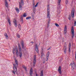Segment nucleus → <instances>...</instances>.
<instances>
[{
  "instance_id": "obj_53",
  "label": "nucleus",
  "mask_w": 76,
  "mask_h": 76,
  "mask_svg": "<svg viewBox=\"0 0 76 76\" xmlns=\"http://www.w3.org/2000/svg\"><path fill=\"white\" fill-rule=\"evenodd\" d=\"M43 50V49L42 50Z\"/></svg>"
},
{
  "instance_id": "obj_44",
  "label": "nucleus",
  "mask_w": 76,
  "mask_h": 76,
  "mask_svg": "<svg viewBox=\"0 0 76 76\" xmlns=\"http://www.w3.org/2000/svg\"><path fill=\"white\" fill-rule=\"evenodd\" d=\"M13 54H15V52H14V51H13Z\"/></svg>"
},
{
  "instance_id": "obj_33",
  "label": "nucleus",
  "mask_w": 76,
  "mask_h": 76,
  "mask_svg": "<svg viewBox=\"0 0 76 76\" xmlns=\"http://www.w3.org/2000/svg\"><path fill=\"white\" fill-rule=\"evenodd\" d=\"M55 25H56V26H57V27H58V26H59V25H58V24L55 23Z\"/></svg>"
},
{
  "instance_id": "obj_21",
  "label": "nucleus",
  "mask_w": 76,
  "mask_h": 76,
  "mask_svg": "<svg viewBox=\"0 0 76 76\" xmlns=\"http://www.w3.org/2000/svg\"><path fill=\"white\" fill-rule=\"evenodd\" d=\"M15 10L17 12L19 13V9L18 8H15Z\"/></svg>"
},
{
  "instance_id": "obj_49",
  "label": "nucleus",
  "mask_w": 76,
  "mask_h": 76,
  "mask_svg": "<svg viewBox=\"0 0 76 76\" xmlns=\"http://www.w3.org/2000/svg\"><path fill=\"white\" fill-rule=\"evenodd\" d=\"M32 42V43H34L33 42Z\"/></svg>"
},
{
  "instance_id": "obj_26",
  "label": "nucleus",
  "mask_w": 76,
  "mask_h": 76,
  "mask_svg": "<svg viewBox=\"0 0 76 76\" xmlns=\"http://www.w3.org/2000/svg\"><path fill=\"white\" fill-rule=\"evenodd\" d=\"M40 76H43V71H42L40 72Z\"/></svg>"
},
{
  "instance_id": "obj_27",
  "label": "nucleus",
  "mask_w": 76,
  "mask_h": 76,
  "mask_svg": "<svg viewBox=\"0 0 76 76\" xmlns=\"http://www.w3.org/2000/svg\"><path fill=\"white\" fill-rule=\"evenodd\" d=\"M23 67L26 70V71H27V70H26V67H25L24 66H23Z\"/></svg>"
},
{
  "instance_id": "obj_5",
  "label": "nucleus",
  "mask_w": 76,
  "mask_h": 76,
  "mask_svg": "<svg viewBox=\"0 0 76 76\" xmlns=\"http://www.w3.org/2000/svg\"><path fill=\"white\" fill-rule=\"evenodd\" d=\"M13 22L15 25V26L16 27H17V26H18V24H17V21H16V20L15 19H14Z\"/></svg>"
},
{
  "instance_id": "obj_52",
  "label": "nucleus",
  "mask_w": 76,
  "mask_h": 76,
  "mask_svg": "<svg viewBox=\"0 0 76 76\" xmlns=\"http://www.w3.org/2000/svg\"><path fill=\"white\" fill-rule=\"evenodd\" d=\"M27 1H28V0H26Z\"/></svg>"
},
{
  "instance_id": "obj_9",
  "label": "nucleus",
  "mask_w": 76,
  "mask_h": 76,
  "mask_svg": "<svg viewBox=\"0 0 76 76\" xmlns=\"http://www.w3.org/2000/svg\"><path fill=\"white\" fill-rule=\"evenodd\" d=\"M4 2H5V4L6 7L8 8L9 5H8V3H7V0H4Z\"/></svg>"
},
{
  "instance_id": "obj_48",
  "label": "nucleus",
  "mask_w": 76,
  "mask_h": 76,
  "mask_svg": "<svg viewBox=\"0 0 76 76\" xmlns=\"http://www.w3.org/2000/svg\"><path fill=\"white\" fill-rule=\"evenodd\" d=\"M50 49H48V50H49Z\"/></svg>"
},
{
  "instance_id": "obj_1",
  "label": "nucleus",
  "mask_w": 76,
  "mask_h": 76,
  "mask_svg": "<svg viewBox=\"0 0 76 76\" xmlns=\"http://www.w3.org/2000/svg\"><path fill=\"white\" fill-rule=\"evenodd\" d=\"M18 61H17V60H15V64H13L14 70L12 71V72L13 73V74H14L15 75V73L18 74V70H17V67H18Z\"/></svg>"
},
{
  "instance_id": "obj_11",
  "label": "nucleus",
  "mask_w": 76,
  "mask_h": 76,
  "mask_svg": "<svg viewBox=\"0 0 76 76\" xmlns=\"http://www.w3.org/2000/svg\"><path fill=\"white\" fill-rule=\"evenodd\" d=\"M35 50L37 53H38L39 51L38 50V45L37 44L35 45Z\"/></svg>"
},
{
  "instance_id": "obj_17",
  "label": "nucleus",
  "mask_w": 76,
  "mask_h": 76,
  "mask_svg": "<svg viewBox=\"0 0 76 76\" xmlns=\"http://www.w3.org/2000/svg\"><path fill=\"white\" fill-rule=\"evenodd\" d=\"M21 47L22 48H24V44L23 42V41H22L21 42Z\"/></svg>"
},
{
  "instance_id": "obj_16",
  "label": "nucleus",
  "mask_w": 76,
  "mask_h": 76,
  "mask_svg": "<svg viewBox=\"0 0 76 76\" xmlns=\"http://www.w3.org/2000/svg\"><path fill=\"white\" fill-rule=\"evenodd\" d=\"M19 56L20 58L22 57V52H19Z\"/></svg>"
},
{
  "instance_id": "obj_15",
  "label": "nucleus",
  "mask_w": 76,
  "mask_h": 76,
  "mask_svg": "<svg viewBox=\"0 0 76 76\" xmlns=\"http://www.w3.org/2000/svg\"><path fill=\"white\" fill-rule=\"evenodd\" d=\"M67 30V26H65L64 29V34H66L67 32V31H66Z\"/></svg>"
},
{
  "instance_id": "obj_41",
  "label": "nucleus",
  "mask_w": 76,
  "mask_h": 76,
  "mask_svg": "<svg viewBox=\"0 0 76 76\" xmlns=\"http://www.w3.org/2000/svg\"><path fill=\"white\" fill-rule=\"evenodd\" d=\"M43 53V51H41V53L42 54Z\"/></svg>"
},
{
  "instance_id": "obj_42",
  "label": "nucleus",
  "mask_w": 76,
  "mask_h": 76,
  "mask_svg": "<svg viewBox=\"0 0 76 76\" xmlns=\"http://www.w3.org/2000/svg\"><path fill=\"white\" fill-rule=\"evenodd\" d=\"M36 76H38V75H37V74H36Z\"/></svg>"
},
{
  "instance_id": "obj_50",
  "label": "nucleus",
  "mask_w": 76,
  "mask_h": 76,
  "mask_svg": "<svg viewBox=\"0 0 76 76\" xmlns=\"http://www.w3.org/2000/svg\"><path fill=\"white\" fill-rule=\"evenodd\" d=\"M59 5H60V4H59Z\"/></svg>"
},
{
  "instance_id": "obj_39",
  "label": "nucleus",
  "mask_w": 76,
  "mask_h": 76,
  "mask_svg": "<svg viewBox=\"0 0 76 76\" xmlns=\"http://www.w3.org/2000/svg\"><path fill=\"white\" fill-rule=\"evenodd\" d=\"M74 26H76V21L75 20V21Z\"/></svg>"
},
{
  "instance_id": "obj_12",
  "label": "nucleus",
  "mask_w": 76,
  "mask_h": 76,
  "mask_svg": "<svg viewBox=\"0 0 76 76\" xmlns=\"http://www.w3.org/2000/svg\"><path fill=\"white\" fill-rule=\"evenodd\" d=\"M61 66H60L58 69V71L60 74H61Z\"/></svg>"
},
{
  "instance_id": "obj_34",
  "label": "nucleus",
  "mask_w": 76,
  "mask_h": 76,
  "mask_svg": "<svg viewBox=\"0 0 76 76\" xmlns=\"http://www.w3.org/2000/svg\"><path fill=\"white\" fill-rule=\"evenodd\" d=\"M69 48H71V44L70 43H69Z\"/></svg>"
},
{
  "instance_id": "obj_36",
  "label": "nucleus",
  "mask_w": 76,
  "mask_h": 76,
  "mask_svg": "<svg viewBox=\"0 0 76 76\" xmlns=\"http://www.w3.org/2000/svg\"><path fill=\"white\" fill-rule=\"evenodd\" d=\"M17 36L18 38H20V35L19 34H17Z\"/></svg>"
},
{
  "instance_id": "obj_35",
  "label": "nucleus",
  "mask_w": 76,
  "mask_h": 76,
  "mask_svg": "<svg viewBox=\"0 0 76 76\" xmlns=\"http://www.w3.org/2000/svg\"><path fill=\"white\" fill-rule=\"evenodd\" d=\"M68 0H66V4H68Z\"/></svg>"
},
{
  "instance_id": "obj_28",
  "label": "nucleus",
  "mask_w": 76,
  "mask_h": 76,
  "mask_svg": "<svg viewBox=\"0 0 76 76\" xmlns=\"http://www.w3.org/2000/svg\"><path fill=\"white\" fill-rule=\"evenodd\" d=\"M23 67L26 70V71H27V70H26V67H25L24 66H23Z\"/></svg>"
},
{
  "instance_id": "obj_32",
  "label": "nucleus",
  "mask_w": 76,
  "mask_h": 76,
  "mask_svg": "<svg viewBox=\"0 0 76 76\" xmlns=\"http://www.w3.org/2000/svg\"><path fill=\"white\" fill-rule=\"evenodd\" d=\"M38 3H39L37 2V4H36V5L34 6L35 7H37V6H38Z\"/></svg>"
},
{
  "instance_id": "obj_8",
  "label": "nucleus",
  "mask_w": 76,
  "mask_h": 76,
  "mask_svg": "<svg viewBox=\"0 0 76 76\" xmlns=\"http://www.w3.org/2000/svg\"><path fill=\"white\" fill-rule=\"evenodd\" d=\"M47 18L50 19V11H47Z\"/></svg>"
},
{
  "instance_id": "obj_30",
  "label": "nucleus",
  "mask_w": 76,
  "mask_h": 76,
  "mask_svg": "<svg viewBox=\"0 0 76 76\" xmlns=\"http://www.w3.org/2000/svg\"><path fill=\"white\" fill-rule=\"evenodd\" d=\"M18 28L20 30H21V26L20 24L18 25Z\"/></svg>"
},
{
  "instance_id": "obj_19",
  "label": "nucleus",
  "mask_w": 76,
  "mask_h": 76,
  "mask_svg": "<svg viewBox=\"0 0 76 76\" xmlns=\"http://www.w3.org/2000/svg\"><path fill=\"white\" fill-rule=\"evenodd\" d=\"M16 51V54L17 56H18V54H19V52H18V49H17V48H16L15 49Z\"/></svg>"
},
{
  "instance_id": "obj_13",
  "label": "nucleus",
  "mask_w": 76,
  "mask_h": 76,
  "mask_svg": "<svg viewBox=\"0 0 76 76\" xmlns=\"http://www.w3.org/2000/svg\"><path fill=\"white\" fill-rule=\"evenodd\" d=\"M50 54V53L49 52H48L46 55V61H48V56H49V55Z\"/></svg>"
},
{
  "instance_id": "obj_18",
  "label": "nucleus",
  "mask_w": 76,
  "mask_h": 76,
  "mask_svg": "<svg viewBox=\"0 0 76 76\" xmlns=\"http://www.w3.org/2000/svg\"><path fill=\"white\" fill-rule=\"evenodd\" d=\"M64 54H66V46H64Z\"/></svg>"
},
{
  "instance_id": "obj_43",
  "label": "nucleus",
  "mask_w": 76,
  "mask_h": 76,
  "mask_svg": "<svg viewBox=\"0 0 76 76\" xmlns=\"http://www.w3.org/2000/svg\"><path fill=\"white\" fill-rule=\"evenodd\" d=\"M13 51H14L15 50V49H13Z\"/></svg>"
},
{
  "instance_id": "obj_10",
  "label": "nucleus",
  "mask_w": 76,
  "mask_h": 76,
  "mask_svg": "<svg viewBox=\"0 0 76 76\" xmlns=\"http://www.w3.org/2000/svg\"><path fill=\"white\" fill-rule=\"evenodd\" d=\"M32 73H33V70L32 68H31L30 71V76H32Z\"/></svg>"
},
{
  "instance_id": "obj_29",
  "label": "nucleus",
  "mask_w": 76,
  "mask_h": 76,
  "mask_svg": "<svg viewBox=\"0 0 76 76\" xmlns=\"http://www.w3.org/2000/svg\"><path fill=\"white\" fill-rule=\"evenodd\" d=\"M21 23H23V18H21Z\"/></svg>"
},
{
  "instance_id": "obj_40",
  "label": "nucleus",
  "mask_w": 76,
  "mask_h": 76,
  "mask_svg": "<svg viewBox=\"0 0 76 76\" xmlns=\"http://www.w3.org/2000/svg\"><path fill=\"white\" fill-rule=\"evenodd\" d=\"M69 52H70V48H69Z\"/></svg>"
},
{
  "instance_id": "obj_4",
  "label": "nucleus",
  "mask_w": 76,
  "mask_h": 76,
  "mask_svg": "<svg viewBox=\"0 0 76 76\" xmlns=\"http://www.w3.org/2000/svg\"><path fill=\"white\" fill-rule=\"evenodd\" d=\"M36 58V55H35L34 56V61H33V66H35V64H36V61H37Z\"/></svg>"
},
{
  "instance_id": "obj_31",
  "label": "nucleus",
  "mask_w": 76,
  "mask_h": 76,
  "mask_svg": "<svg viewBox=\"0 0 76 76\" xmlns=\"http://www.w3.org/2000/svg\"><path fill=\"white\" fill-rule=\"evenodd\" d=\"M26 16H27V15H26V13H24L23 15V16L24 18H25V17H26Z\"/></svg>"
},
{
  "instance_id": "obj_46",
  "label": "nucleus",
  "mask_w": 76,
  "mask_h": 76,
  "mask_svg": "<svg viewBox=\"0 0 76 76\" xmlns=\"http://www.w3.org/2000/svg\"><path fill=\"white\" fill-rule=\"evenodd\" d=\"M43 63H44H44H45V62H43Z\"/></svg>"
},
{
  "instance_id": "obj_23",
  "label": "nucleus",
  "mask_w": 76,
  "mask_h": 76,
  "mask_svg": "<svg viewBox=\"0 0 76 76\" xmlns=\"http://www.w3.org/2000/svg\"><path fill=\"white\" fill-rule=\"evenodd\" d=\"M4 35L6 37L7 39H8V38H9V37H8V35H7V34L6 33L4 34Z\"/></svg>"
},
{
  "instance_id": "obj_25",
  "label": "nucleus",
  "mask_w": 76,
  "mask_h": 76,
  "mask_svg": "<svg viewBox=\"0 0 76 76\" xmlns=\"http://www.w3.org/2000/svg\"><path fill=\"white\" fill-rule=\"evenodd\" d=\"M26 19L27 20H28V19H31V17H27L26 18Z\"/></svg>"
},
{
  "instance_id": "obj_14",
  "label": "nucleus",
  "mask_w": 76,
  "mask_h": 76,
  "mask_svg": "<svg viewBox=\"0 0 76 76\" xmlns=\"http://www.w3.org/2000/svg\"><path fill=\"white\" fill-rule=\"evenodd\" d=\"M18 47H19L18 49L19 50V52H21V51H22V49H21V47H20V45L19 43H18Z\"/></svg>"
},
{
  "instance_id": "obj_45",
  "label": "nucleus",
  "mask_w": 76,
  "mask_h": 76,
  "mask_svg": "<svg viewBox=\"0 0 76 76\" xmlns=\"http://www.w3.org/2000/svg\"><path fill=\"white\" fill-rule=\"evenodd\" d=\"M69 19L70 20L71 19H70V18H69Z\"/></svg>"
},
{
  "instance_id": "obj_38",
  "label": "nucleus",
  "mask_w": 76,
  "mask_h": 76,
  "mask_svg": "<svg viewBox=\"0 0 76 76\" xmlns=\"http://www.w3.org/2000/svg\"><path fill=\"white\" fill-rule=\"evenodd\" d=\"M61 0H58V3L60 4V2H61Z\"/></svg>"
},
{
  "instance_id": "obj_51",
  "label": "nucleus",
  "mask_w": 76,
  "mask_h": 76,
  "mask_svg": "<svg viewBox=\"0 0 76 76\" xmlns=\"http://www.w3.org/2000/svg\"><path fill=\"white\" fill-rule=\"evenodd\" d=\"M69 17H70V16H69Z\"/></svg>"
},
{
  "instance_id": "obj_6",
  "label": "nucleus",
  "mask_w": 76,
  "mask_h": 76,
  "mask_svg": "<svg viewBox=\"0 0 76 76\" xmlns=\"http://www.w3.org/2000/svg\"><path fill=\"white\" fill-rule=\"evenodd\" d=\"M71 66H72V67L73 69H74V67L75 66V63L74 61L72 62V63L70 64Z\"/></svg>"
},
{
  "instance_id": "obj_24",
  "label": "nucleus",
  "mask_w": 76,
  "mask_h": 76,
  "mask_svg": "<svg viewBox=\"0 0 76 76\" xmlns=\"http://www.w3.org/2000/svg\"><path fill=\"white\" fill-rule=\"evenodd\" d=\"M50 6H49V5H48V7H47V11H50V7H49Z\"/></svg>"
},
{
  "instance_id": "obj_37",
  "label": "nucleus",
  "mask_w": 76,
  "mask_h": 76,
  "mask_svg": "<svg viewBox=\"0 0 76 76\" xmlns=\"http://www.w3.org/2000/svg\"><path fill=\"white\" fill-rule=\"evenodd\" d=\"M50 21H48V26H49V24H50Z\"/></svg>"
},
{
  "instance_id": "obj_2",
  "label": "nucleus",
  "mask_w": 76,
  "mask_h": 76,
  "mask_svg": "<svg viewBox=\"0 0 76 76\" xmlns=\"http://www.w3.org/2000/svg\"><path fill=\"white\" fill-rule=\"evenodd\" d=\"M24 4L23 0H20V2H19V7L20 10H22V6Z\"/></svg>"
},
{
  "instance_id": "obj_3",
  "label": "nucleus",
  "mask_w": 76,
  "mask_h": 76,
  "mask_svg": "<svg viewBox=\"0 0 76 76\" xmlns=\"http://www.w3.org/2000/svg\"><path fill=\"white\" fill-rule=\"evenodd\" d=\"M71 32L72 34V38H73L74 37V35H75V33H74V28L73 26L71 28Z\"/></svg>"
},
{
  "instance_id": "obj_20",
  "label": "nucleus",
  "mask_w": 76,
  "mask_h": 76,
  "mask_svg": "<svg viewBox=\"0 0 76 76\" xmlns=\"http://www.w3.org/2000/svg\"><path fill=\"white\" fill-rule=\"evenodd\" d=\"M8 22L9 23V25H11V23H10V18H9L7 20Z\"/></svg>"
},
{
  "instance_id": "obj_7",
  "label": "nucleus",
  "mask_w": 76,
  "mask_h": 76,
  "mask_svg": "<svg viewBox=\"0 0 76 76\" xmlns=\"http://www.w3.org/2000/svg\"><path fill=\"white\" fill-rule=\"evenodd\" d=\"M74 13H75V11H74V10H72V11L71 12V16L72 18H73L74 17Z\"/></svg>"
},
{
  "instance_id": "obj_47",
  "label": "nucleus",
  "mask_w": 76,
  "mask_h": 76,
  "mask_svg": "<svg viewBox=\"0 0 76 76\" xmlns=\"http://www.w3.org/2000/svg\"><path fill=\"white\" fill-rule=\"evenodd\" d=\"M9 0V1H10V0Z\"/></svg>"
},
{
  "instance_id": "obj_22",
  "label": "nucleus",
  "mask_w": 76,
  "mask_h": 76,
  "mask_svg": "<svg viewBox=\"0 0 76 76\" xmlns=\"http://www.w3.org/2000/svg\"><path fill=\"white\" fill-rule=\"evenodd\" d=\"M35 2L34 1L33 3V10H34V9H35V8H34V6H35Z\"/></svg>"
}]
</instances>
